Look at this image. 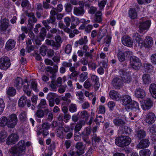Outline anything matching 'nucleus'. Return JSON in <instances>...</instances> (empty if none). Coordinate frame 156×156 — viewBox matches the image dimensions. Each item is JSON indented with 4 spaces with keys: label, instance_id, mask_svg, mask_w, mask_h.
Instances as JSON below:
<instances>
[{
    "label": "nucleus",
    "instance_id": "1",
    "mask_svg": "<svg viewBox=\"0 0 156 156\" xmlns=\"http://www.w3.org/2000/svg\"><path fill=\"white\" fill-rule=\"evenodd\" d=\"M26 148L25 142L24 140L20 141L16 147H12L9 150L13 156H20L24 154Z\"/></svg>",
    "mask_w": 156,
    "mask_h": 156
},
{
    "label": "nucleus",
    "instance_id": "2",
    "mask_svg": "<svg viewBox=\"0 0 156 156\" xmlns=\"http://www.w3.org/2000/svg\"><path fill=\"white\" fill-rule=\"evenodd\" d=\"M115 141L116 144L118 146L124 147L130 144L131 139L127 136H121L117 137Z\"/></svg>",
    "mask_w": 156,
    "mask_h": 156
},
{
    "label": "nucleus",
    "instance_id": "3",
    "mask_svg": "<svg viewBox=\"0 0 156 156\" xmlns=\"http://www.w3.org/2000/svg\"><path fill=\"white\" fill-rule=\"evenodd\" d=\"M151 22L150 20H146L144 18L140 19L138 23L140 33H142L144 30H148L151 26Z\"/></svg>",
    "mask_w": 156,
    "mask_h": 156
},
{
    "label": "nucleus",
    "instance_id": "4",
    "mask_svg": "<svg viewBox=\"0 0 156 156\" xmlns=\"http://www.w3.org/2000/svg\"><path fill=\"white\" fill-rule=\"evenodd\" d=\"M18 122V119L16 114H12L7 119V126L9 128H14Z\"/></svg>",
    "mask_w": 156,
    "mask_h": 156
},
{
    "label": "nucleus",
    "instance_id": "5",
    "mask_svg": "<svg viewBox=\"0 0 156 156\" xmlns=\"http://www.w3.org/2000/svg\"><path fill=\"white\" fill-rule=\"evenodd\" d=\"M130 63L132 67L135 70L139 69H140V67L141 66V63L139 59L135 56L131 57Z\"/></svg>",
    "mask_w": 156,
    "mask_h": 156
},
{
    "label": "nucleus",
    "instance_id": "6",
    "mask_svg": "<svg viewBox=\"0 0 156 156\" xmlns=\"http://www.w3.org/2000/svg\"><path fill=\"white\" fill-rule=\"evenodd\" d=\"M11 65L9 59L7 57H3L0 58V68L7 69Z\"/></svg>",
    "mask_w": 156,
    "mask_h": 156
},
{
    "label": "nucleus",
    "instance_id": "7",
    "mask_svg": "<svg viewBox=\"0 0 156 156\" xmlns=\"http://www.w3.org/2000/svg\"><path fill=\"white\" fill-rule=\"evenodd\" d=\"M119 73L123 82L128 83L130 81V76L128 73L122 69H120Z\"/></svg>",
    "mask_w": 156,
    "mask_h": 156
},
{
    "label": "nucleus",
    "instance_id": "8",
    "mask_svg": "<svg viewBox=\"0 0 156 156\" xmlns=\"http://www.w3.org/2000/svg\"><path fill=\"white\" fill-rule=\"evenodd\" d=\"M112 84L115 89H119L122 87L123 83L121 78L118 77H115L112 80Z\"/></svg>",
    "mask_w": 156,
    "mask_h": 156
},
{
    "label": "nucleus",
    "instance_id": "9",
    "mask_svg": "<svg viewBox=\"0 0 156 156\" xmlns=\"http://www.w3.org/2000/svg\"><path fill=\"white\" fill-rule=\"evenodd\" d=\"M19 136L15 133H12L9 135L7 140L6 144L9 145L14 144L18 140Z\"/></svg>",
    "mask_w": 156,
    "mask_h": 156
},
{
    "label": "nucleus",
    "instance_id": "10",
    "mask_svg": "<svg viewBox=\"0 0 156 156\" xmlns=\"http://www.w3.org/2000/svg\"><path fill=\"white\" fill-rule=\"evenodd\" d=\"M156 116L154 113L152 112L148 113L146 116L145 121L149 124H151L155 120Z\"/></svg>",
    "mask_w": 156,
    "mask_h": 156
},
{
    "label": "nucleus",
    "instance_id": "11",
    "mask_svg": "<svg viewBox=\"0 0 156 156\" xmlns=\"http://www.w3.org/2000/svg\"><path fill=\"white\" fill-rule=\"evenodd\" d=\"M135 97L138 98L143 99L146 96L145 91L143 89L138 88L136 89L135 91Z\"/></svg>",
    "mask_w": 156,
    "mask_h": 156
},
{
    "label": "nucleus",
    "instance_id": "12",
    "mask_svg": "<svg viewBox=\"0 0 156 156\" xmlns=\"http://www.w3.org/2000/svg\"><path fill=\"white\" fill-rule=\"evenodd\" d=\"M133 39L134 42L136 43V45L137 44L140 47L143 45V40L138 34L135 33L133 34Z\"/></svg>",
    "mask_w": 156,
    "mask_h": 156
},
{
    "label": "nucleus",
    "instance_id": "13",
    "mask_svg": "<svg viewBox=\"0 0 156 156\" xmlns=\"http://www.w3.org/2000/svg\"><path fill=\"white\" fill-rule=\"evenodd\" d=\"M9 20L6 18L1 19L0 21V30L4 31L9 27Z\"/></svg>",
    "mask_w": 156,
    "mask_h": 156
},
{
    "label": "nucleus",
    "instance_id": "14",
    "mask_svg": "<svg viewBox=\"0 0 156 156\" xmlns=\"http://www.w3.org/2000/svg\"><path fill=\"white\" fill-rule=\"evenodd\" d=\"M145 131L143 129H139L136 131L135 136L137 140H140L144 138L146 136Z\"/></svg>",
    "mask_w": 156,
    "mask_h": 156
},
{
    "label": "nucleus",
    "instance_id": "15",
    "mask_svg": "<svg viewBox=\"0 0 156 156\" xmlns=\"http://www.w3.org/2000/svg\"><path fill=\"white\" fill-rule=\"evenodd\" d=\"M43 8L41 4H37L36 10V15L37 18L40 19L42 16Z\"/></svg>",
    "mask_w": 156,
    "mask_h": 156
},
{
    "label": "nucleus",
    "instance_id": "16",
    "mask_svg": "<svg viewBox=\"0 0 156 156\" xmlns=\"http://www.w3.org/2000/svg\"><path fill=\"white\" fill-rule=\"evenodd\" d=\"M144 105L142 106L143 109L145 110L149 109L153 105V101L150 98H147L144 102Z\"/></svg>",
    "mask_w": 156,
    "mask_h": 156
},
{
    "label": "nucleus",
    "instance_id": "17",
    "mask_svg": "<svg viewBox=\"0 0 156 156\" xmlns=\"http://www.w3.org/2000/svg\"><path fill=\"white\" fill-rule=\"evenodd\" d=\"M23 80L20 77L16 78L14 81V86L17 90H20L23 84Z\"/></svg>",
    "mask_w": 156,
    "mask_h": 156
},
{
    "label": "nucleus",
    "instance_id": "18",
    "mask_svg": "<svg viewBox=\"0 0 156 156\" xmlns=\"http://www.w3.org/2000/svg\"><path fill=\"white\" fill-rule=\"evenodd\" d=\"M149 144L150 142L148 140L144 139L141 140L137 147L140 149L146 148L149 146Z\"/></svg>",
    "mask_w": 156,
    "mask_h": 156
},
{
    "label": "nucleus",
    "instance_id": "19",
    "mask_svg": "<svg viewBox=\"0 0 156 156\" xmlns=\"http://www.w3.org/2000/svg\"><path fill=\"white\" fill-rule=\"evenodd\" d=\"M85 13L84 8L79 7H74L73 8V13L77 16H81Z\"/></svg>",
    "mask_w": 156,
    "mask_h": 156
},
{
    "label": "nucleus",
    "instance_id": "20",
    "mask_svg": "<svg viewBox=\"0 0 156 156\" xmlns=\"http://www.w3.org/2000/svg\"><path fill=\"white\" fill-rule=\"evenodd\" d=\"M16 41L12 39H9L6 44L5 48L7 50H10L14 47Z\"/></svg>",
    "mask_w": 156,
    "mask_h": 156
},
{
    "label": "nucleus",
    "instance_id": "21",
    "mask_svg": "<svg viewBox=\"0 0 156 156\" xmlns=\"http://www.w3.org/2000/svg\"><path fill=\"white\" fill-rule=\"evenodd\" d=\"M113 122L115 126L121 127L125 126L126 124V122L124 120L119 118L113 119Z\"/></svg>",
    "mask_w": 156,
    "mask_h": 156
},
{
    "label": "nucleus",
    "instance_id": "22",
    "mask_svg": "<svg viewBox=\"0 0 156 156\" xmlns=\"http://www.w3.org/2000/svg\"><path fill=\"white\" fill-rule=\"evenodd\" d=\"M27 16L29 17L28 22L31 25H34V23L37 22V19L35 16L34 13L31 12L28 13Z\"/></svg>",
    "mask_w": 156,
    "mask_h": 156
},
{
    "label": "nucleus",
    "instance_id": "23",
    "mask_svg": "<svg viewBox=\"0 0 156 156\" xmlns=\"http://www.w3.org/2000/svg\"><path fill=\"white\" fill-rule=\"evenodd\" d=\"M85 146L83 145V142H78L76 144V147L77 149V152L80 153V154H82L84 152V150Z\"/></svg>",
    "mask_w": 156,
    "mask_h": 156
},
{
    "label": "nucleus",
    "instance_id": "24",
    "mask_svg": "<svg viewBox=\"0 0 156 156\" xmlns=\"http://www.w3.org/2000/svg\"><path fill=\"white\" fill-rule=\"evenodd\" d=\"M122 44L125 46L130 47L133 44V42L130 37H124L122 40Z\"/></svg>",
    "mask_w": 156,
    "mask_h": 156
},
{
    "label": "nucleus",
    "instance_id": "25",
    "mask_svg": "<svg viewBox=\"0 0 156 156\" xmlns=\"http://www.w3.org/2000/svg\"><path fill=\"white\" fill-rule=\"evenodd\" d=\"M71 26L70 27L73 29L76 27V26L80 23V21L79 19L73 16H71Z\"/></svg>",
    "mask_w": 156,
    "mask_h": 156
},
{
    "label": "nucleus",
    "instance_id": "26",
    "mask_svg": "<svg viewBox=\"0 0 156 156\" xmlns=\"http://www.w3.org/2000/svg\"><path fill=\"white\" fill-rule=\"evenodd\" d=\"M109 95L112 99L117 101L119 100L121 98L120 95L117 92L114 90L110 91Z\"/></svg>",
    "mask_w": 156,
    "mask_h": 156
},
{
    "label": "nucleus",
    "instance_id": "27",
    "mask_svg": "<svg viewBox=\"0 0 156 156\" xmlns=\"http://www.w3.org/2000/svg\"><path fill=\"white\" fill-rule=\"evenodd\" d=\"M122 105H126V107L130 104L132 101V99L130 96L128 95H125L123 97L122 99Z\"/></svg>",
    "mask_w": 156,
    "mask_h": 156
},
{
    "label": "nucleus",
    "instance_id": "28",
    "mask_svg": "<svg viewBox=\"0 0 156 156\" xmlns=\"http://www.w3.org/2000/svg\"><path fill=\"white\" fill-rule=\"evenodd\" d=\"M149 91L152 97L156 99V84H151L149 86Z\"/></svg>",
    "mask_w": 156,
    "mask_h": 156
},
{
    "label": "nucleus",
    "instance_id": "29",
    "mask_svg": "<svg viewBox=\"0 0 156 156\" xmlns=\"http://www.w3.org/2000/svg\"><path fill=\"white\" fill-rule=\"evenodd\" d=\"M128 108H131L133 110L134 109L139 110V104L136 101H132L129 105L127 106Z\"/></svg>",
    "mask_w": 156,
    "mask_h": 156
},
{
    "label": "nucleus",
    "instance_id": "30",
    "mask_svg": "<svg viewBox=\"0 0 156 156\" xmlns=\"http://www.w3.org/2000/svg\"><path fill=\"white\" fill-rule=\"evenodd\" d=\"M145 46L148 48L151 47L153 44L152 38L149 36L146 37L144 41Z\"/></svg>",
    "mask_w": 156,
    "mask_h": 156
},
{
    "label": "nucleus",
    "instance_id": "31",
    "mask_svg": "<svg viewBox=\"0 0 156 156\" xmlns=\"http://www.w3.org/2000/svg\"><path fill=\"white\" fill-rule=\"evenodd\" d=\"M102 14L101 11H98L95 14L94 20V22L99 23H101L102 21Z\"/></svg>",
    "mask_w": 156,
    "mask_h": 156
},
{
    "label": "nucleus",
    "instance_id": "32",
    "mask_svg": "<svg viewBox=\"0 0 156 156\" xmlns=\"http://www.w3.org/2000/svg\"><path fill=\"white\" fill-rule=\"evenodd\" d=\"M25 82L26 84L23 85V90L24 93L27 94V96H30L31 95V91L30 90L29 85L27 80H25Z\"/></svg>",
    "mask_w": 156,
    "mask_h": 156
},
{
    "label": "nucleus",
    "instance_id": "33",
    "mask_svg": "<svg viewBox=\"0 0 156 156\" xmlns=\"http://www.w3.org/2000/svg\"><path fill=\"white\" fill-rule=\"evenodd\" d=\"M101 140V138L100 136H97L96 134H94L92 138L93 146L95 147L96 143L99 142Z\"/></svg>",
    "mask_w": 156,
    "mask_h": 156
},
{
    "label": "nucleus",
    "instance_id": "34",
    "mask_svg": "<svg viewBox=\"0 0 156 156\" xmlns=\"http://www.w3.org/2000/svg\"><path fill=\"white\" fill-rule=\"evenodd\" d=\"M87 37L86 36H84V38H81L78 41H76L75 43V46L77 47L78 46V44L80 45L85 44L87 42Z\"/></svg>",
    "mask_w": 156,
    "mask_h": 156
},
{
    "label": "nucleus",
    "instance_id": "35",
    "mask_svg": "<svg viewBox=\"0 0 156 156\" xmlns=\"http://www.w3.org/2000/svg\"><path fill=\"white\" fill-rule=\"evenodd\" d=\"M143 82L144 84H148L151 82V78L149 75L144 74L142 76Z\"/></svg>",
    "mask_w": 156,
    "mask_h": 156
},
{
    "label": "nucleus",
    "instance_id": "36",
    "mask_svg": "<svg viewBox=\"0 0 156 156\" xmlns=\"http://www.w3.org/2000/svg\"><path fill=\"white\" fill-rule=\"evenodd\" d=\"M45 43L47 45L52 46L54 49H57L58 48L55 42L53 40L47 39L45 40Z\"/></svg>",
    "mask_w": 156,
    "mask_h": 156
},
{
    "label": "nucleus",
    "instance_id": "37",
    "mask_svg": "<svg viewBox=\"0 0 156 156\" xmlns=\"http://www.w3.org/2000/svg\"><path fill=\"white\" fill-rule=\"evenodd\" d=\"M117 57L119 61L121 62H124L126 60L124 53L120 50L118 51Z\"/></svg>",
    "mask_w": 156,
    "mask_h": 156
},
{
    "label": "nucleus",
    "instance_id": "38",
    "mask_svg": "<svg viewBox=\"0 0 156 156\" xmlns=\"http://www.w3.org/2000/svg\"><path fill=\"white\" fill-rule=\"evenodd\" d=\"M27 101L26 97L24 96H22L19 100V105L20 107H23L25 105Z\"/></svg>",
    "mask_w": 156,
    "mask_h": 156
},
{
    "label": "nucleus",
    "instance_id": "39",
    "mask_svg": "<svg viewBox=\"0 0 156 156\" xmlns=\"http://www.w3.org/2000/svg\"><path fill=\"white\" fill-rule=\"evenodd\" d=\"M129 17L132 19H135L137 16V14L134 9H130L129 12Z\"/></svg>",
    "mask_w": 156,
    "mask_h": 156
},
{
    "label": "nucleus",
    "instance_id": "40",
    "mask_svg": "<svg viewBox=\"0 0 156 156\" xmlns=\"http://www.w3.org/2000/svg\"><path fill=\"white\" fill-rule=\"evenodd\" d=\"M143 65L146 72L150 73L153 70V67L149 63H144Z\"/></svg>",
    "mask_w": 156,
    "mask_h": 156
},
{
    "label": "nucleus",
    "instance_id": "41",
    "mask_svg": "<svg viewBox=\"0 0 156 156\" xmlns=\"http://www.w3.org/2000/svg\"><path fill=\"white\" fill-rule=\"evenodd\" d=\"M91 80L94 83L95 87L98 88L99 87V84H98V78L95 75H92L91 76Z\"/></svg>",
    "mask_w": 156,
    "mask_h": 156
},
{
    "label": "nucleus",
    "instance_id": "42",
    "mask_svg": "<svg viewBox=\"0 0 156 156\" xmlns=\"http://www.w3.org/2000/svg\"><path fill=\"white\" fill-rule=\"evenodd\" d=\"M151 154L150 151L147 149L142 150L140 151V156H150Z\"/></svg>",
    "mask_w": 156,
    "mask_h": 156
},
{
    "label": "nucleus",
    "instance_id": "43",
    "mask_svg": "<svg viewBox=\"0 0 156 156\" xmlns=\"http://www.w3.org/2000/svg\"><path fill=\"white\" fill-rule=\"evenodd\" d=\"M16 93V90L13 87H9L7 91V94L8 95L11 96H13L15 95Z\"/></svg>",
    "mask_w": 156,
    "mask_h": 156
},
{
    "label": "nucleus",
    "instance_id": "44",
    "mask_svg": "<svg viewBox=\"0 0 156 156\" xmlns=\"http://www.w3.org/2000/svg\"><path fill=\"white\" fill-rule=\"evenodd\" d=\"M46 28L44 27H42L40 31V37L41 40L42 41L44 39V37L46 35Z\"/></svg>",
    "mask_w": 156,
    "mask_h": 156
},
{
    "label": "nucleus",
    "instance_id": "45",
    "mask_svg": "<svg viewBox=\"0 0 156 156\" xmlns=\"http://www.w3.org/2000/svg\"><path fill=\"white\" fill-rule=\"evenodd\" d=\"M44 115L43 111L41 109H38L36 112L35 114V116L39 118H43Z\"/></svg>",
    "mask_w": 156,
    "mask_h": 156
},
{
    "label": "nucleus",
    "instance_id": "46",
    "mask_svg": "<svg viewBox=\"0 0 156 156\" xmlns=\"http://www.w3.org/2000/svg\"><path fill=\"white\" fill-rule=\"evenodd\" d=\"M48 50V48L46 46L42 45L40 49L41 54L42 56H44L46 55Z\"/></svg>",
    "mask_w": 156,
    "mask_h": 156
},
{
    "label": "nucleus",
    "instance_id": "47",
    "mask_svg": "<svg viewBox=\"0 0 156 156\" xmlns=\"http://www.w3.org/2000/svg\"><path fill=\"white\" fill-rule=\"evenodd\" d=\"M7 118L5 117H3L0 119V126L4 127L5 125L7 126Z\"/></svg>",
    "mask_w": 156,
    "mask_h": 156
},
{
    "label": "nucleus",
    "instance_id": "48",
    "mask_svg": "<svg viewBox=\"0 0 156 156\" xmlns=\"http://www.w3.org/2000/svg\"><path fill=\"white\" fill-rule=\"evenodd\" d=\"M42 23L47 30H48L51 28V27L48 25L50 23H51L50 19L43 20L42 21Z\"/></svg>",
    "mask_w": 156,
    "mask_h": 156
},
{
    "label": "nucleus",
    "instance_id": "49",
    "mask_svg": "<svg viewBox=\"0 0 156 156\" xmlns=\"http://www.w3.org/2000/svg\"><path fill=\"white\" fill-rule=\"evenodd\" d=\"M91 132V129L89 127H87L85 131L83 132L81 134V136H88L90 134Z\"/></svg>",
    "mask_w": 156,
    "mask_h": 156
},
{
    "label": "nucleus",
    "instance_id": "50",
    "mask_svg": "<svg viewBox=\"0 0 156 156\" xmlns=\"http://www.w3.org/2000/svg\"><path fill=\"white\" fill-rule=\"evenodd\" d=\"M87 72H84L81 73L80 75V82H83L87 78Z\"/></svg>",
    "mask_w": 156,
    "mask_h": 156
},
{
    "label": "nucleus",
    "instance_id": "51",
    "mask_svg": "<svg viewBox=\"0 0 156 156\" xmlns=\"http://www.w3.org/2000/svg\"><path fill=\"white\" fill-rule=\"evenodd\" d=\"M77 110L76 105L74 104H71L69 106V111L72 113L75 112Z\"/></svg>",
    "mask_w": 156,
    "mask_h": 156
},
{
    "label": "nucleus",
    "instance_id": "52",
    "mask_svg": "<svg viewBox=\"0 0 156 156\" xmlns=\"http://www.w3.org/2000/svg\"><path fill=\"white\" fill-rule=\"evenodd\" d=\"M55 82V80L54 79H52L51 83L49 85L50 87L53 91H56L57 87H58Z\"/></svg>",
    "mask_w": 156,
    "mask_h": 156
},
{
    "label": "nucleus",
    "instance_id": "53",
    "mask_svg": "<svg viewBox=\"0 0 156 156\" xmlns=\"http://www.w3.org/2000/svg\"><path fill=\"white\" fill-rule=\"evenodd\" d=\"M55 40L56 41L55 43L57 45V46L59 48L60 47L61 44L62 42L61 37L59 36H56L55 37Z\"/></svg>",
    "mask_w": 156,
    "mask_h": 156
},
{
    "label": "nucleus",
    "instance_id": "54",
    "mask_svg": "<svg viewBox=\"0 0 156 156\" xmlns=\"http://www.w3.org/2000/svg\"><path fill=\"white\" fill-rule=\"evenodd\" d=\"M82 125L81 123L78 122L75 125L74 128V131L75 133H76L80 131L82 127Z\"/></svg>",
    "mask_w": 156,
    "mask_h": 156
},
{
    "label": "nucleus",
    "instance_id": "55",
    "mask_svg": "<svg viewBox=\"0 0 156 156\" xmlns=\"http://www.w3.org/2000/svg\"><path fill=\"white\" fill-rule=\"evenodd\" d=\"M19 117L21 121H25L26 119V112H22L19 115Z\"/></svg>",
    "mask_w": 156,
    "mask_h": 156
},
{
    "label": "nucleus",
    "instance_id": "56",
    "mask_svg": "<svg viewBox=\"0 0 156 156\" xmlns=\"http://www.w3.org/2000/svg\"><path fill=\"white\" fill-rule=\"evenodd\" d=\"M65 10L67 12H70L72 9V6L71 4L69 3H66L65 6Z\"/></svg>",
    "mask_w": 156,
    "mask_h": 156
},
{
    "label": "nucleus",
    "instance_id": "57",
    "mask_svg": "<svg viewBox=\"0 0 156 156\" xmlns=\"http://www.w3.org/2000/svg\"><path fill=\"white\" fill-rule=\"evenodd\" d=\"M56 96L55 93H50L48 94L47 96V99L48 100L54 99V98Z\"/></svg>",
    "mask_w": 156,
    "mask_h": 156
},
{
    "label": "nucleus",
    "instance_id": "58",
    "mask_svg": "<svg viewBox=\"0 0 156 156\" xmlns=\"http://www.w3.org/2000/svg\"><path fill=\"white\" fill-rule=\"evenodd\" d=\"M79 97V99L80 101H79L80 103H81L83 101L84 97L83 93L82 91L78 92L76 94Z\"/></svg>",
    "mask_w": 156,
    "mask_h": 156
},
{
    "label": "nucleus",
    "instance_id": "59",
    "mask_svg": "<svg viewBox=\"0 0 156 156\" xmlns=\"http://www.w3.org/2000/svg\"><path fill=\"white\" fill-rule=\"evenodd\" d=\"M5 107V104L3 100L0 98V115L2 113Z\"/></svg>",
    "mask_w": 156,
    "mask_h": 156
},
{
    "label": "nucleus",
    "instance_id": "60",
    "mask_svg": "<svg viewBox=\"0 0 156 156\" xmlns=\"http://www.w3.org/2000/svg\"><path fill=\"white\" fill-rule=\"evenodd\" d=\"M72 62V60L71 59L69 60L68 62H64L62 63V66L64 67H71L72 66V63H71Z\"/></svg>",
    "mask_w": 156,
    "mask_h": 156
},
{
    "label": "nucleus",
    "instance_id": "61",
    "mask_svg": "<svg viewBox=\"0 0 156 156\" xmlns=\"http://www.w3.org/2000/svg\"><path fill=\"white\" fill-rule=\"evenodd\" d=\"M63 8V6L61 4L58 5L56 8H54L52 7V9H55L57 12H61Z\"/></svg>",
    "mask_w": 156,
    "mask_h": 156
},
{
    "label": "nucleus",
    "instance_id": "62",
    "mask_svg": "<svg viewBox=\"0 0 156 156\" xmlns=\"http://www.w3.org/2000/svg\"><path fill=\"white\" fill-rule=\"evenodd\" d=\"M149 131L152 134L155 133H156V125H154L150 127Z\"/></svg>",
    "mask_w": 156,
    "mask_h": 156
},
{
    "label": "nucleus",
    "instance_id": "63",
    "mask_svg": "<svg viewBox=\"0 0 156 156\" xmlns=\"http://www.w3.org/2000/svg\"><path fill=\"white\" fill-rule=\"evenodd\" d=\"M68 153L70 156H80L81 155L80 154V153L78 152H75L71 150H70Z\"/></svg>",
    "mask_w": 156,
    "mask_h": 156
},
{
    "label": "nucleus",
    "instance_id": "64",
    "mask_svg": "<svg viewBox=\"0 0 156 156\" xmlns=\"http://www.w3.org/2000/svg\"><path fill=\"white\" fill-rule=\"evenodd\" d=\"M151 62L154 64H156V54H152L151 57Z\"/></svg>",
    "mask_w": 156,
    "mask_h": 156
}]
</instances>
